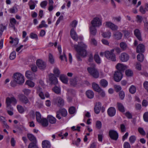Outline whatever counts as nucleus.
Wrapping results in <instances>:
<instances>
[{"mask_svg": "<svg viewBox=\"0 0 148 148\" xmlns=\"http://www.w3.org/2000/svg\"><path fill=\"white\" fill-rule=\"evenodd\" d=\"M74 48L77 52L76 57L77 60L81 61L82 59L80 56L83 57L86 56L87 52L86 50L87 46L82 42H78L77 45H74Z\"/></svg>", "mask_w": 148, "mask_h": 148, "instance_id": "f257e3e1", "label": "nucleus"}, {"mask_svg": "<svg viewBox=\"0 0 148 148\" xmlns=\"http://www.w3.org/2000/svg\"><path fill=\"white\" fill-rule=\"evenodd\" d=\"M24 78L23 76L19 73H16L14 75V80L11 81L10 84L13 87H14L17 84L21 85L24 82Z\"/></svg>", "mask_w": 148, "mask_h": 148, "instance_id": "f03ea898", "label": "nucleus"}, {"mask_svg": "<svg viewBox=\"0 0 148 148\" xmlns=\"http://www.w3.org/2000/svg\"><path fill=\"white\" fill-rule=\"evenodd\" d=\"M114 49L110 51H107L105 52V56L108 59L112 61L115 62L116 60V55L114 53Z\"/></svg>", "mask_w": 148, "mask_h": 148, "instance_id": "7ed1b4c3", "label": "nucleus"}, {"mask_svg": "<svg viewBox=\"0 0 148 148\" xmlns=\"http://www.w3.org/2000/svg\"><path fill=\"white\" fill-rule=\"evenodd\" d=\"M87 70L88 73L94 78H97L99 77V72L95 68L88 67Z\"/></svg>", "mask_w": 148, "mask_h": 148, "instance_id": "20e7f679", "label": "nucleus"}, {"mask_svg": "<svg viewBox=\"0 0 148 148\" xmlns=\"http://www.w3.org/2000/svg\"><path fill=\"white\" fill-rule=\"evenodd\" d=\"M91 24L92 26L99 27L102 25V20L99 17H95L91 21Z\"/></svg>", "mask_w": 148, "mask_h": 148, "instance_id": "39448f33", "label": "nucleus"}, {"mask_svg": "<svg viewBox=\"0 0 148 148\" xmlns=\"http://www.w3.org/2000/svg\"><path fill=\"white\" fill-rule=\"evenodd\" d=\"M17 103V101L16 99L14 97H8L6 99V103L7 108L10 106L11 103L13 105H15Z\"/></svg>", "mask_w": 148, "mask_h": 148, "instance_id": "423d86ee", "label": "nucleus"}, {"mask_svg": "<svg viewBox=\"0 0 148 148\" xmlns=\"http://www.w3.org/2000/svg\"><path fill=\"white\" fill-rule=\"evenodd\" d=\"M123 77L122 72L121 71H116L114 74V78L115 81L119 82L121 79Z\"/></svg>", "mask_w": 148, "mask_h": 148, "instance_id": "0eeeda50", "label": "nucleus"}, {"mask_svg": "<svg viewBox=\"0 0 148 148\" xmlns=\"http://www.w3.org/2000/svg\"><path fill=\"white\" fill-rule=\"evenodd\" d=\"M49 80L51 85H56L58 83V79L57 77L53 74L51 73L49 75Z\"/></svg>", "mask_w": 148, "mask_h": 148, "instance_id": "6e6552de", "label": "nucleus"}, {"mask_svg": "<svg viewBox=\"0 0 148 148\" xmlns=\"http://www.w3.org/2000/svg\"><path fill=\"white\" fill-rule=\"evenodd\" d=\"M36 64L39 69L41 70H44L46 67V63L41 59L37 60Z\"/></svg>", "mask_w": 148, "mask_h": 148, "instance_id": "1a4fd4ad", "label": "nucleus"}, {"mask_svg": "<svg viewBox=\"0 0 148 148\" xmlns=\"http://www.w3.org/2000/svg\"><path fill=\"white\" fill-rule=\"evenodd\" d=\"M109 135L110 138L112 140H116L118 138V134L115 130H110Z\"/></svg>", "mask_w": 148, "mask_h": 148, "instance_id": "9d476101", "label": "nucleus"}, {"mask_svg": "<svg viewBox=\"0 0 148 148\" xmlns=\"http://www.w3.org/2000/svg\"><path fill=\"white\" fill-rule=\"evenodd\" d=\"M105 26L110 29L113 31L117 30L118 27L113 23L109 21H107L105 23Z\"/></svg>", "mask_w": 148, "mask_h": 148, "instance_id": "9b49d317", "label": "nucleus"}, {"mask_svg": "<svg viewBox=\"0 0 148 148\" xmlns=\"http://www.w3.org/2000/svg\"><path fill=\"white\" fill-rule=\"evenodd\" d=\"M119 58L121 62H126L129 60V57L128 55L126 53H123L121 54Z\"/></svg>", "mask_w": 148, "mask_h": 148, "instance_id": "f8f14e48", "label": "nucleus"}, {"mask_svg": "<svg viewBox=\"0 0 148 148\" xmlns=\"http://www.w3.org/2000/svg\"><path fill=\"white\" fill-rule=\"evenodd\" d=\"M58 50L59 52L60 55V58L62 60H64V59L65 61L66 62L67 61V59L66 58V57L65 54V51H63V54L62 55H61V53H62V49L61 46L60 45H59L58 47Z\"/></svg>", "mask_w": 148, "mask_h": 148, "instance_id": "ddd939ff", "label": "nucleus"}, {"mask_svg": "<svg viewBox=\"0 0 148 148\" xmlns=\"http://www.w3.org/2000/svg\"><path fill=\"white\" fill-rule=\"evenodd\" d=\"M134 34L137 39L140 41H142L141 33L140 30L138 29H135L134 31Z\"/></svg>", "mask_w": 148, "mask_h": 148, "instance_id": "4468645a", "label": "nucleus"}, {"mask_svg": "<svg viewBox=\"0 0 148 148\" xmlns=\"http://www.w3.org/2000/svg\"><path fill=\"white\" fill-rule=\"evenodd\" d=\"M18 97L20 101L22 103L26 104L28 103V99L27 96L21 94L18 95Z\"/></svg>", "mask_w": 148, "mask_h": 148, "instance_id": "2eb2a0df", "label": "nucleus"}, {"mask_svg": "<svg viewBox=\"0 0 148 148\" xmlns=\"http://www.w3.org/2000/svg\"><path fill=\"white\" fill-rule=\"evenodd\" d=\"M116 68L117 70V71L123 72L125 70L127 69V66L123 64L119 63L116 66Z\"/></svg>", "mask_w": 148, "mask_h": 148, "instance_id": "dca6fc26", "label": "nucleus"}, {"mask_svg": "<svg viewBox=\"0 0 148 148\" xmlns=\"http://www.w3.org/2000/svg\"><path fill=\"white\" fill-rule=\"evenodd\" d=\"M101 104V103L98 102H97L94 108V111L96 114H98L100 111Z\"/></svg>", "mask_w": 148, "mask_h": 148, "instance_id": "f3484780", "label": "nucleus"}, {"mask_svg": "<svg viewBox=\"0 0 148 148\" xmlns=\"http://www.w3.org/2000/svg\"><path fill=\"white\" fill-rule=\"evenodd\" d=\"M116 110L115 109L112 107L109 108L107 111V113L109 116L110 117L114 116L115 114Z\"/></svg>", "mask_w": 148, "mask_h": 148, "instance_id": "a211bd4d", "label": "nucleus"}, {"mask_svg": "<svg viewBox=\"0 0 148 148\" xmlns=\"http://www.w3.org/2000/svg\"><path fill=\"white\" fill-rule=\"evenodd\" d=\"M145 50V46L143 44H139L137 47L136 52L137 53L144 52Z\"/></svg>", "mask_w": 148, "mask_h": 148, "instance_id": "6ab92c4d", "label": "nucleus"}, {"mask_svg": "<svg viewBox=\"0 0 148 148\" xmlns=\"http://www.w3.org/2000/svg\"><path fill=\"white\" fill-rule=\"evenodd\" d=\"M70 34L71 38L74 40L77 41L78 37L77 35L73 28L71 29L70 31Z\"/></svg>", "mask_w": 148, "mask_h": 148, "instance_id": "aec40b11", "label": "nucleus"}, {"mask_svg": "<svg viewBox=\"0 0 148 148\" xmlns=\"http://www.w3.org/2000/svg\"><path fill=\"white\" fill-rule=\"evenodd\" d=\"M42 148H50L51 145L50 142L47 140H45L42 142Z\"/></svg>", "mask_w": 148, "mask_h": 148, "instance_id": "412c9836", "label": "nucleus"}, {"mask_svg": "<svg viewBox=\"0 0 148 148\" xmlns=\"http://www.w3.org/2000/svg\"><path fill=\"white\" fill-rule=\"evenodd\" d=\"M56 102L58 103V106L61 107L63 106L64 105V101L60 97H58L55 99Z\"/></svg>", "mask_w": 148, "mask_h": 148, "instance_id": "4be33fe9", "label": "nucleus"}, {"mask_svg": "<svg viewBox=\"0 0 148 148\" xmlns=\"http://www.w3.org/2000/svg\"><path fill=\"white\" fill-rule=\"evenodd\" d=\"M113 36L115 39L119 40L121 38L122 36V34L121 32L117 31L114 33Z\"/></svg>", "mask_w": 148, "mask_h": 148, "instance_id": "5701e85b", "label": "nucleus"}, {"mask_svg": "<svg viewBox=\"0 0 148 148\" xmlns=\"http://www.w3.org/2000/svg\"><path fill=\"white\" fill-rule=\"evenodd\" d=\"M86 95L87 97L90 99L93 98L94 96V92L91 90H87L86 92Z\"/></svg>", "mask_w": 148, "mask_h": 148, "instance_id": "b1692460", "label": "nucleus"}, {"mask_svg": "<svg viewBox=\"0 0 148 148\" xmlns=\"http://www.w3.org/2000/svg\"><path fill=\"white\" fill-rule=\"evenodd\" d=\"M29 74H28V87L33 88L34 87L35 85V83L31 81L33 79V77L29 76Z\"/></svg>", "mask_w": 148, "mask_h": 148, "instance_id": "393cba45", "label": "nucleus"}, {"mask_svg": "<svg viewBox=\"0 0 148 148\" xmlns=\"http://www.w3.org/2000/svg\"><path fill=\"white\" fill-rule=\"evenodd\" d=\"M28 139L32 142L31 143H35V144H36V138L33 135L28 134Z\"/></svg>", "mask_w": 148, "mask_h": 148, "instance_id": "a878e982", "label": "nucleus"}, {"mask_svg": "<svg viewBox=\"0 0 148 148\" xmlns=\"http://www.w3.org/2000/svg\"><path fill=\"white\" fill-rule=\"evenodd\" d=\"M60 79L64 83L67 84L68 82V78L66 76L64 75H61L60 77Z\"/></svg>", "mask_w": 148, "mask_h": 148, "instance_id": "bb28decb", "label": "nucleus"}, {"mask_svg": "<svg viewBox=\"0 0 148 148\" xmlns=\"http://www.w3.org/2000/svg\"><path fill=\"white\" fill-rule=\"evenodd\" d=\"M117 107L118 110L120 112H125V108L123 105L121 103H117Z\"/></svg>", "mask_w": 148, "mask_h": 148, "instance_id": "cd10ccee", "label": "nucleus"}, {"mask_svg": "<svg viewBox=\"0 0 148 148\" xmlns=\"http://www.w3.org/2000/svg\"><path fill=\"white\" fill-rule=\"evenodd\" d=\"M92 87L93 89L97 92H100L101 90V88L99 85L95 83H92Z\"/></svg>", "mask_w": 148, "mask_h": 148, "instance_id": "c85d7f7f", "label": "nucleus"}, {"mask_svg": "<svg viewBox=\"0 0 148 148\" xmlns=\"http://www.w3.org/2000/svg\"><path fill=\"white\" fill-rule=\"evenodd\" d=\"M95 27L91 26L90 28V35L95 36L97 33V29Z\"/></svg>", "mask_w": 148, "mask_h": 148, "instance_id": "c756f323", "label": "nucleus"}, {"mask_svg": "<svg viewBox=\"0 0 148 148\" xmlns=\"http://www.w3.org/2000/svg\"><path fill=\"white\" fill-rule=\"evenodd\" d=\"M47 119L49 122L51 124L55 123L56 121V118L51 115H49L47 116Z\"/></svg>", "mask_w": 148, "mask_h": 148, "instance_id": "7c9ffc66", "label": "nucleus"}, {"mask_svg": "<svg viewBox=\"0 0 148 148\" xmlns=\"http://www.w3.org/2000/svg\"><path fill=\"white\" fill-rule=\"evenodd\" d=\"M38 123H41L44 127H47L48 125V121L45 118H42L40 122H39Z\"/></svg>", "mask_w": 148, "mask_h": 148, "instance_id": "2f4dec72", "label": "nucleus"}, {"mask_svg": "<svg viewBox=\"0 0 148 148\" xmlns=\"http://www.w3.org/2000/svg\"><path fill=\"white\" fill-rule=\"evenodd\" d=\"M53 72L54 74L56 77H59L60 73V71L58 68L57 67H55L53 70Z\"/></svg>", "mask_w": 148, "mask_h": 148, "instance_id": "473e14b6", "label": "nucleus"}, {"mask_svg": "<svg viewBox=\"0 0 148 148\" xmlns=\"http://www.w3.org/2000/svg\"><path fill=\"white\" fill-rule=\"evenodd\" d=\"M100 84L101 86L103 87H106L108 84V82L104 79H102L100 81Z\"/></svg>", "mask_w": 148, "mask_h": 148, "instance_id": "72a5a7b5", "label": "nucleus"}, {"mask_svg": "<svg viewBox=\"0 0 148 148\" xmlns=\"http://www.w3.org/2000/svg\"><path fill=\"white\" fill-rule=\"evenodd\" d=\"M120 46L121 48L123 50H125L127 48L126 43L124 42H121L120 43Z\"/></svg>", "mask_w": 148, "mask_h": 148, "instance_id": "f704fd0d", "label": "nucleus"}, {"mask_svg": "<svg viewBox=\"0 0 148 148\" xmlns=\"http://www.w3.org/2000/svg\"><path fill=\"white\" fill-rule=\"evenodd\" d=\"M36 118L37 121L38 122H40L42 118L41 117V116L40 113L38 112H36Z\"/></svg>", "mask_w": 148, "mask_h": 148, "instance_id": "c9c22d12", "label": "nucleus"}, {"mask_svg": "<svg viewBox=\"0 0 148 148\" xmlns=\"http://www.w3.org/2000/svg\"><path fill=\"white\" fill-rule=\"evenodd\" d=\"M137 60L140 62H142L144 59V55L142 53L139 54L137 57Z\"/></svg>", "mask_w": 148, "mask_h": 148, "instance_id": "e433bc0d", "label": "nucleus"}, {"mask_svg": "<svg viewBox=\"0 0 148 148\" xmlns=\"http://www.w3.org/2000/svg\"><path fill=\"white\" fill-rule=\"evenodd\" d=\"M6 29L5 26H4L2 24H0V37L1 36L3 31Z\"/></svg>", "mask_w": 148, "mask_h": 148, "instance_id": "4c0bfd02", "label": "nucleus"}, {"mask_svg": "<svg viewBox=\"0 0 148 148\" xmlns=\"http://www.w3.org/2000/svg\"><path fill=\"white\" fill-rule=\"evenodd\" d=\"M136 91V88L133 85H132L129 89V92L132 94H134L135 93Z\"/></svg>", "mask_w": 148, "mask_h": 148, "instance_id": "58836bf2", "label": "nucleus"}, {"mask_svg": "<svg viewBox=\"0 0 148 148\" xmlns=\"http://www.w3.org/2000/svg\"><path fill=\"white\" fill-rule=\"evenodd\" d=\"M102 35L104 38H110L111 36V33L110 32L108 31L103 32L102 34Z\"/></svg>", "mask_w": 148, "mask_h": 148, "instance_id": "ea45409f", "label": "nucleus"}, {"mask_svg": "<svg viewBox=\"0 0 148 148\" xmlns=\"http://www.w3.org/2000/svg\"><path fill=\"white\" fill-rule=\"evenodd\" d=\"M94 58L95 60L97 63L99 64L101 63V59L98 54H96L94 55Z\"/></svg>", "mask_w": 148, "mask_h": 148, "instance_id": "a19ab883", "label": "nucleus"}, {"mask_svg": "<svg viewBox=\"0 0 148 148\" xmlns=\"http://www.w3.org/2000/svg\"><path fill=\"white\" fill-rule=\"evenodd\" d=\"M59 112L60 113H61L62 115L63 116L65 117L67 115V112L65 109H62L59 110Z\"/></svg>", "mask_w": 148, "mask_h": 148, "instance_id": "79ce46f5", "label": "nucleus"}, {"mask_svg": "<svg viewBox=\"0 0 148 148\" xmlns=\"http://www.w3.org/2000/svg\"><path fill=\"white\" fill-rule=\"evenodd\" d=\"M69 111L70 114H73L76 111L75 108L73 106L69 108Z\"/></svg>", "mask_w": 148, "mask_h": 148, "instance_id": "37998d69", "label": "nucleus"}, {"mask_svg": "<svg viewBox=\"0 0 148 148\" xmlns=\"http://www.w3.org/2000/svg\"><path fill=\"white\" fill-rule=\"evenodd\" d=\"M48 27V25L45 23V22L44 21H42L41 23V24L39 25L38 27L39 28H41L43 27Z\"/></svg>", "mask_w": 148, "mask_h": 148, "instance_id": "c03bdc74", "label": "nucleus"}, {"mask_svg": "<svg viewBox=\"0 0 148 148\" xmlns=\"http://www.w3.org/2000/svg\"><path fill=\"white\" fill-rule=\"evenodd\" d=\"M9 12L11 13H14L17 12V9L16 7H13L10 9Z\"/></svg>", "mask_w": 148, "mask_h": 148, "instance_id": "a18cd8bd", "label": "nucleus"}, {"mask_svg": "<svg viewBox=\"0 0 148 148\" xmlns=\"http://www.w3.org/2000/svg\"><path fill=\"white\" fill-rule=\"evenodd\" d=\"M31 68V70L34 72H35L37 71V68L35 65H32L29 66Z\"/></svg>", "mask_w": 148, "mask_h": 148, "instance_id": "49530a36", "label": "nucleus"}, {"mask_svg": "<svg viewBox=\"0 0 148 148\" xmlns=\"http://www.w3.org/2000/svg\"><path fill=\"white\" fill-rule=\"evenodd\" d=\"M70 84L71 85L74 86L77 84V79L76 78L70 79Z\"/></svg>", "mask_w": 148, "mask_h": 148, "instance_id": "de8ad7c7", "label": "nucleus"}, {"mask_svg": "<svg viewBox=\"0 0 148 148\" xmlns=\"http://www.w3.org/2000/svg\"><path fill=\"white\" fill-rule=\"evenodd\" d=\"M28 148H39L35 143H30L28 145Z\"/></svg>", "mask_w": 148, "mask_h": 148, "instance_id": "09e8293b", "label": "nucleus"}, {"mask_svg": "<svg viewBox=\"0 0 148 148\" xmlns=\"http://www.w3.org/2000/svg\"><path fill=\"white\" fill-rule=\"evenodd\" d=\"M16 53L15 51H12L10 54V58L11 60H14L16 57Z\"/></svg>", "mask_w": 148, "mask_h": 148, "instance_id": "8fccbe9b", "label": "nucleus"}, {"mask_svg": "<svg viewBox=\"0 0 148 148\" xmlns=\"http://www.w3.org/2000/svg\"><path fill=\"white\" fill-rule=\"evenodd\" d=\"M126 75L127 76H131L132 75L133 73L132 71L130 69H127L125 71Z\"/></svg>", "mask_w": 148, "mask_h": 148, "instance_id": "3c124183", "label": "nucleus"}, {"mask_svg": "<svg viewBox=\"0 0 148 148\" xmlns=\"http://www.w3.org/2000/svg\"><path fill=\"white\" fill-rule=\"evenodd\" d=\"M136 140V137L134 136H132L129 138L130 142L131 143H134Z\"/></svg>", "mask_w": 148, "mask_h": 148, "instance_id": "603ef678", "label": "nucleus"}, {"mask_svg": "<svg viewBox=\"0 0 148 148\" xmlns=\"http://www.w3.org/2000/svg\"><path fill=\"white\" fill-rule=\"evenodd\" d=\"M30 37L32 38L35 39L36 40H37L38 39V37L37 35L33 33H31L30 34Z\"/></svg>", "mask_w": 148, "mask_h": 148, "instance_id": "864d4df0", "label": "nucleus"}, {"mask_svg": "<svg viewBox=\"0 0 148 148\" xmlns=\"http://www.w3.org/2000/svg\"><path fill=\"white\" fill-rule=\"evenodd\" d=\"M17 108L18 111L20 113H22L24 112L23 108L21 106L18 105L17 106Z\"/></svg>", "mask_w": 148, "mask_h": 148, "instance_id": "5fc2aeb1", "label": "nucleus"}, {"mask_svg": "<svg viewBox=\"0 0 148 148\" xmlns=\"http://www.w3.org/2000/svg\"><path fill=\"white\" fill-rule=\"evenodd\" d=\"M48 2L46 1H44L41 3L40 5L42 8H45Z\"/></svg>", "mask_w": 148, "mask_h": 148, "instance_id": "6e6d98bb", "label": "nucleus"}, {"mask_svg": "<svg viewBox=\"0 0 148 148\" xmlns=\"http://www.w3.org/2000/svg\"><path fill=\"white\" fill-rule=\"evenodd\" d=\"M96 127L99 129H100L101 128L102 124L101 122L98 121H96Z\"/></svg>", "mask_w": 148, "mask_h": 148, "instance_id": "4d7b16f0", "label": "nucleus"}, {"mask_svg": "<svg viewBox=\"0 0 148 148\" xmlns=\"http://www.w3.org/2000/svg\"><path fill=\"white\" fill-rule=\"evenodd\" d=\"M138 131L139 133L143 135H145L146 134L145 132L142 127H139L138 128Z\"/></svg>", "mask_w": 148, "mask_h": 148, "instance_id": "13d9d810", "label": "nucleus"}, {"mask_svg": "<svg viewBox=\"0 0 148 148\" xmlns=\"http://www.w3.org/2000/svg\"><path fill=\"white\" fill-rule=\"evenodd\" d=\"M10 22L13 26H14L17 23V21L14 18H12L10 19Z\"/></svg>", "mask_w": 148, "mask_h": 148, "instance_id": "bf43d9fd", "label": "nucleus"}, {"mask_svg": "<svg viewBox=\"0 0 148 148\" xmlns=\"http://www.w3.org/2000/svg\"><path fill=\"white\" fill-rule=\"evenodd\" d=\"M77 23V21L76 20H74L70 23V25L73 28L76 27Z\"/></svg>", "mask_w": 148, "mask_h": 148, "instance_id": "052dcab7", "label": "nucleus"}, {"mask_svg": "<svg viewBox=\"0 0 148 148\" xmlns=\"http://www.w3.org/2000/svg\"><path fill=\"white\" fill-rule=\"evenodd\" d=\"M119 95L120 99L121 100L123 99L125 96L124 92L123 91H121L119 93Z\"/></svg>", "mask_w": 148, "mask_h": 148, "instance_id": "680f3d73", "label": "nucleus"}, {"mask_svg": "<svg viewBox=\"0 0 148 148\" xmlns=\"http://www.w3.org/2000/svg\"><path fill=\"white\" fill-rule=\"evenodd\" d=\"M144 120L146 122H148V112H145L143 116Z\"/></svg>", "mask_w": 148, "mask_h": 148, "instance_id": "e2e57ef3", "label": "nucleus"}, {"mask_svg": "<svg viewBox=\"0 0 148 148\" xmlns=\"http://www.w3.org/2000/svg\"><path fill=\"white\" fill-rule=\"evenodd\" d=\"M53 90L54 92L57 94H59L60 93V89L59 87L57 86L54 87Z\"/></svg>", "mask_w": 148, "mask_h": 148, "instance_id": "0e129e2a", "label": "nucleus"}, {"mask_svg": "<svg viewBox=\"0 0 148 148\" xmlns=\"http://www.w3.org/2000/svg\"><path fill=\"white\" fill-rule=\"evenodd\" d=\"M123 32L124 34V36L126 37H128L130 35V32L128 30H123Z\"/></svg>", "mask_w": 148, "mask_h": 148, "instance_id": "69168bd1", "label": "nucleus"}, {"mask_svg": "<svg viewBox=\"0 0 148 148\" xmlns=\"http://www.w3.org/2000/svg\"><path fill=\"white\" fill-rule=\"evenodd\" d=\"M136 69L138 71H140L141 70V64L139 62H137L136 65Z\"/></svg>", "mask_w": 148, "mask_h": 148, "instance_id": "338daca9", "label": "nucleus"}, {"mask_svg": "<svg viewBox=\"0 0 148 148\" xmlns=\"http://www.w3.org/2000/svg\"><path fill=\"white\" fill-rule=\"evenodd\" d=\"M125 115L128 119L132 118V115L129 111H127L125 113Z\"/></svg>", "mask_w": 148, "mask_h": 148, "instance_id": "774afa93", "label": "nucleus"}]
</instances>
